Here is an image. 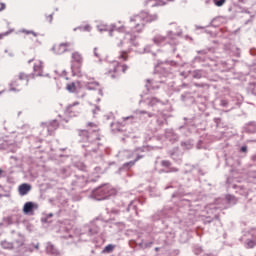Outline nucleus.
I'll list each match as a JSON object with an SVG mask.
<instances>
[{
    "mask_svg": "<svg viewBox=\"0 0 256 256\" xmlns=\"http://www.w3.org/2000/svg\"><path fill=\"white\" fill-rule=\"evenodd\" d=\"M71 47V42L54 44L52 47V53H54V55H63L64 53H69V51H71Z\"/></svg>",
    "mask_w": 256,
    "mask_h": 256,
    "instance_id": "obj_4",
    "label": "nucleus"
},
{
    "mask_svg": "<svg viewBox=\"0 0 256 256\" xmlns=\"http://www.w3.org/2000/svg\"><path fill=\"white\" fill-rule=\"evenodd\" d=\"M128 70L129 65L114 61L108 64L105 75L110 79H119V77H121V73H127Z\"/></svg>",
    "mask_w": 256,
    "mask_h": 256,
    "instance_id": "obj_1",
    "label": "nucleus"
},
{
    "mask_svg": "<svg viewBox=\"0 0 256 256\" xmlns=\"http://www.w3.org/2000/svg\"><path fill=\"white\" fill-rule=\"evenodd\" d=\"M21 33H24V35H33V37H37L38 35L35 31L26 29L21 30Z\"/></svg>",
    "mask_w": 256,
    "mask_h": 256,
    "instance_id": "obj_15",
    "label": "nucleus"
},
{
    "mask_svg": "<svg viewBox=\"0 0 256 256\" xmlns=\"http://www.w3.org/2000/svg\"><path fill=\"white\" fill-rule=\"evenodd\" d=\"M162 165L164 167H169L171 165V162H169V161H162Z\"/></svg>",
    "mask_w": 256,
    "mask_h": 256,
    "instance_id": "obj_24",
    "label": "nucleus"
},
{
    "mask_svg": "<svg viewBox=\"0 0 256 256\" xmlns=\"http://www.w3.org/2000/svg\"><path fill=\"white\" fill-rule=\"evenodd\" d=\"M139 159H141V156H138V157L135 159V161L129 162L127 165H130L131 167H133V165H135V162H136V161H139Z\"/></svg>",
    "mask_w": 256,
    "mask_h": 256,
    "instance_id": "obj_22",
    "label": "nucleus"
},
{
    "mask_svg": "<svg viewBox=\"0 0 256 256\" xmlns=\"http://www.w3.org/2000/svg\"><path fill=\"white\" fill-rule=\"evenodd\" d=\"M30 79L31 75L25 72H19L16 78L9 84V91L19 93V91H22L23 87L29 85Z\"/></svg>",
    "mask_w": 256,
    "mask_h": 256,
    "instance_id": "obj_2",
    "label": "nucleus"
},
{
    "mask_svg": "<svg viewBox=\"0 0 256 256\" xmlns=\"http://www.w3.org/2000/svg\"><path fill=\"white\" fill-rule=\"evenodd\" d=\"M49 127H59V125H57V122H52L50 123Z\"/></svg>",
    "mask_w": 256,
    "mask_h": 256,
    "instance_id": "obj_26",
    "label": "nucleus"
},
{
    "mask_svg": "<svg viewBox=\"0 0 256 256\" xmlns=\"http://www.w3.org/2000/svg\"><path fill=\"white\" fill-rule=\"evenodd\" d=\"M132 23H136L135 29L137 33H141L145 27V23H143V19L141 16H135L134 18L131 19Z\"/></svg>",
    "mask_w": 256,
    "mask_h": 256,
    "instance_id": "obj_9",
    "label": "nucleus"
},
{
    "mask_svg": "<svg viewBox=\"0 0 256 256\" xmlns=\"http://www.w3.org/2000/svg\"><path fill=\"white\" fill-rule=\"evenodd\" d=\"M86 31H89V26H86Z\"/></svg>",
    "mask_w": 256,
    "mask_h": 256,
    "instance_id": "obj_31",
    "label": "nucleus"
},
{
    "mask_svg": "<svg viewBox=\"0 0 256 256\" xmlns=\"http://www.w3.org/2000/svg\"><path fill=\"white\" fill-rule=\"evenodd\" d=\"M99 139H100L99 136H97V140H98V141H99Z\"/></svg>",
    "mask_w": 256,
    "mask_h": 256,
    "instance_id": "obj_33",
    "label": "nucleus"
},
{
    "mask_svg": "<svg viewBox=\"0 0 256 256\" xmlns=\"http://www.w3.org/2000/svg\"><path fill=\"white\" fill-rule=\"evenodd\" d=\"M34 207H35V204H33V202H26L23 207V213H25L26 215L31 213Z\"/></svg>",
    "mask_w": 256,
    "mask_h": 256,
    "instance_id": "obj_11",
    "label": "nucleus"
},
{
    "mask_svg": "<svg viewBox=\"0 0 256 256\" xmlns=\"http://www.w3.org/2000/svg\"><path fill=\"white\" fill-rule=\"evenodd\" d=\"M99 83L88 84V89H98Z\"/></svg>",
    "mask_w": 256,
    "mask_h": 256,
    "instance_id": "obj_19",
    "label": "nucleus"
},
{
    "mask_svg": "<svg viewBox=\"0 0 256 256\" xmlns=\"http://www.w3.org/2000/svg\"><path fill=\"white\" fill-rule=\"evenodd\" d=\"M32 187L31 184L23 183L18 186V193L21 197H25L31 191Z\"/></svg>",
    "mask_w": 256,
    "mask_h": 256,
    "instance_id": "obj_10",
    "label": "nucleus"
},
{
    "mask_svg": "<svg viewBox=\"0 0 256 256\" xmlns=\"http://www.w3.org/2000/svg\"><path fill=\"white\" fill-rule=\"evenodd\" d=\"M241 151L242 153H247V146H242Z\"/></svg>",
    "mask_w": 256,
    "mask_h": 256,
    "instance_id": "obj_27",
    "label": "nucleus"
},
{
    "mask_svg": "<svg viewBox=\"0 0 256 256\" xmlns=\"http://www.w3.org/2000/svg\"><path fill=\"white\" fill-rule=\"evenodd\" d=\"M83 61V54L79 51L71 53V69L76 75H81V73H83Z\"/></svg>",
    "mask_w": 256,
    "mask_h": 256,
    "instance_id": "obj_3",
    "label": "nucleus"
},
{
    "mask_svg": "<svg viewBox=\"0 0 256 256\" xmlns=\"http://www.w3.org/2000/svg\"><path fill=\"white\" fill-rule=\"evenodd\" d=\"M101 31H109V29L107 28V26H103V28H101Z\"/></svg>",
    "mask_w": 256,
    "mask_h": 256,
    "instance_id": "obj_29",
    "label": "nucleus"
},
{
    "mask_svg": "<svg viewBox=\"0 0 256 256\" xmlns=\"http://www.w3.org/2000/svg\"><path fill=\"white\" fill-rule=\"evenodd\" d=\"M94 54H95L96 57H100V54H99L97 48L94 49Z\"/></svg>",
    "mask_w": 256,
    "mask_h": 256,
    "instance_id": "obj_28",
    "label": "nucleus"
},
{
    "mask_svg": "<svg viewBox=\"0 0 256 256\" xmlns=\"http://www.w3.org/2000/svg\"><path fill=\"white\" fill-rule=\"evenodd\" d=\"M6 7L5 3L0 2V11H5Z\"/></svg>",
    "mask_w": 256,
    "mask_h": 256,
    "instance_id": "obj_23",
    "label": "nucleus"
},
{
    "mask_svg": "<svg viewBox=\"0 0 256 256\" xmlns=\"http://www.w3.org/2000/svg\"><path fill=\"white\" fill-rule=\"evenodd\" d=\"M118 59L120 61H129V52L128 51H120Z\"/></svg>",
    "mask_w": 256,
    "mask_h": 256,
    "instance_id": "obj_12",
    "label": "nucleus"
},
{
    "mask_svg": "<svg viewBox=\"0 0 256 256\" xmlns=\"http://www.w3.org/2000/svg\"><path fill=\"white\" fill-rule=\"evenodd\" d=\"M2 173H3V170L0 169V176H1Z\"/></svg>",
    "mask_w": 256,
    "mask_h": 256,
    "instance_id": "obj_32",
    "label": "nucleus"
},
{
    "mask_svg": "<svg viewBox=\"0 0 256 256\" xmlns=\"http://www.w3.org/2000/svg\"><path fill=\"white\" fill-rule=\"evenodd\" d=\"M87 127H91L92 129H97V124L93 122L87 123Z\"/></svg>",
    "mask_w": 256,
    "mask_h": 256,
    "instance_id": "obj_20",
    "label": "nucleus"
},
{
    "mask_svg": "<svg viewBox=\"0 0 256 256\" xmlns=\"http://www.w3.org/2000/svg\"><path fill=\"white\" fill-rule=\"evenodd\" d=\"M114 34H115V35H119V32H118V31H114Z\"/></svg>",
    "mask_w": 256,
    "mask_h": 256,
    "instance_id": "obj_30",
    "label": "nucleus"
},
{
    "mask_svg": "<svg viewBox=\"0 0 256 256\" xmlns=\"http://www.w3.org/2000/svg\"><path fill=\"white\" fill-rule=\"evenodd\" d=\"M81 103L79 102H74L73 104H70L66 107L65 113L69 117H77L79 113H81Z\"/></svg>",
    "mask_w": 256,
    "mask_h": 256,
    "instance_id": "obj_6",
    "label": "nucleus"
},
{
    "mask_svg": "<svg viewBox=\"0 0 256 256\" xmlns=\"http://www.w3.org/2000/svg\"><path fill=\"white\" fill-rule=\"evenodd\" d=\"M1 247H3V249H13V243L8 241H2Z\"/></svg>",
    "mask_w": 256,
    "mask_h": 256,
    "instance_id": "obj_14",
    "label": "nucleus"
},
{
    "mask_svg": "<svg viewBox=\"0 0 256 256\" xmlns=\"http://www.w3.org/2000/svg\"><path fill=\"white\" fill-rule=\"evenodd\" d=\"M7 90L5 89V86H3V84L0 83V95H3V93H5Z\"/></svg>",
    "mask_w": 256,
    "mask_h": 256,
    "instance_id": "obj_21",
    "label": "nucleus"
},
{
    "mask_svg": "<svg viewBox=\"0 0 256 256\" xmlns=\"http://www.w3.org/2000/svg\"><path fill=\"white\" fill-rule=\"evenodd\" d=\"M165 37L164 36H161V35H158L156 37H154L153 41L154 43H156V45H159L161 43H163L165 41Z\"/></svg>",
    "mask_w": 256,
    "mask_h": 256,
    "instance_id": "obj_13",
    "label": "nucleus"
},
{
    "mask_svg": "<svg viewBox=\"0 0 256 256\" xmlns=\"http://www.w3.org/2000/svg\"><path fill=\"white\" fill-rule=\"evenodd\" d=\"M96 195H100L97 199L101 201L102 199L111 197V195H115V189L111 185H104L97 189Z\"/></svg>",
    "mask_w": 256,
    "mask_h": 256,
    "instance_id": "obj_5",
    "label": "nucleus"
},
{
    "mask_svg": "<svg viewBox=\"0 0 256 256\" xmlns=\"http://www.w3.org/2000/svg\"><path fill=\"white\" fill-rule=\"evenodd\" d=\"M32 61H34V66H33L34 73H36V75L41 77V75H43V62L39 59L34 58L32 60H29L28 63H32Z\"/></svg>",
    "mask_w": 256,
    "mask_h": 256,
    "instance_id": "obj_8",
    "label": "nucleus"
},
{
    "mask_svg": "<svg viewBox=\"0 0 256 256\" xmlns=\"http://www.w3.org/2000/svg\"><path fill=\"white\" fill-rule=\"evenodd\" d=\"M158 19H159V16H157V14H153L151 21H152V22H153V21H157Z\"/></svg>",
    "mask_w": 256,
    "mask_h": 256,
    "instance_id": "obj_25",
    "label": "nucleus"
},
{
    "mask_svg": "<svg viewBox=\"0 0 256 256\" xmlns=\"http://www.w3.org/2000/svg\"><path fill=\"white\" fill-rule=\"evenodd\" d=\"M225 1L227 0H213V3L216 7H223V5H225Z\"/></svg>",
    "mask_w": 256,
    "mask_h": 256,
    "instance_id": "obj_16",
    "label": "nucleus"
},
{
    "mask_svg": "<svg viewBox=\"0 0 256 256\" xmlns=\"http://www.w3.org/2000/svg\"><path fill=\"white\" fill-rule=\"evenodd\" d=\"M82 87L83 85L81 84V81L76 80L66 85V91L69 93H78Z\"/></svg>",
    "mask_w": 256,
    "mask_h": 256,
    "instance_id": "obj_7",
    "label": "nucleus"
},
{
    "mask_svg": "<svg viewBox=\"0 0 256 256\" xmlns=\"http://www.w3.org/2000/svg\"><path fill=\"white\" fill-rule=\"evenodd\" d=\"M113 249H115V246L109 244V245H107V246L104 248V251H105L106 253H111V251H113Z\"/></svg>",
    "mask_w": 256,
    "mask_h": 256,
    "instance_id": "obj_18",
    "label": "nucleus"
},
{
    "mask_svg": "<svg viewBox=\"0 0 256 256\" xmlns=\"http://www.w3.org/2000/svg\"><path fill=\"white\" fill-rule=\"evenodd\" d=\"M255 246H256V241L255 240H249L247 242V248L248 249H253V247H255Z\"/></svg>",
    "mask_w": 256,
    "mask_h": 256,
    "instance_id": "obj_17",
    "label": "nucleus"
}]
</instances>
